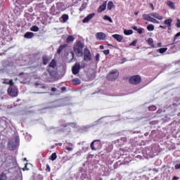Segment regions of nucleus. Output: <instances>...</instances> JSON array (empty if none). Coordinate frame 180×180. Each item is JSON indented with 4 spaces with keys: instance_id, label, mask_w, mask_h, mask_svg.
Segmentation results:
<instances>
[{
    "instance_id": "obj_51",
    "label": "nucleus",
    "mask_w": 180,
    "mask_h": 180,
    "mask_svg": "<svg viewBox=\"0 0 180 180\" xmlns=\"http://www.w3.org/2000/svg\"><path fill=\"white\" fill-rule=\"evenodd\" d=\"M51 92H56L57 91V89L56 87H53L51 89Z\"/></svg>"
},
{
    "instance_id": "obj_12",
    "label": "nucleus",
    "mask_w": 180,
    "mask_h": 180,
    "mask_svg": "<svg viewBox=\"0 0 180 180\" xmlns=\"http://www.w3.org/2000/svg\"><path fill=\"white\" fill-rule=\"evenodd\" d=\"M150 15L154 17L155 18H156L159 20H162V19L164 18L162 15H160L157 13H152L150 14Z\"/></svg>"
},
{
    "instance_id": "obj_7",
    "label": "nucleus",
    "mask_w": 180,
    "mask_h": 180,
    "mask_svg": "<svg viewBox=\"0 0 180 180\" xmlns=\"http://www.w3.org/2000/svg\"><path fill=\"white\" fill-rule=\"evenodd\" d=\"M96 40L105 41L107 39V35L103 32H98L95 35Z\"/></svg>"
},
{
    "instance_id": "obj_29",
    "label": "nucleus",
    "mask_w": 180,
    "mask_h": 180,
    "mask_svg": "<svg viewBox=\"0 0 180 180\" xmlns=\"http://www.w3.org/2000/svg\"><path fill=\"white\" fill-rule=\"evenodd\" d=\"M143 19L145 20H147V21H149V22H150V20L151 19V17L149 15H148V14H143Z\"/></svg>"
},
{
    "instance_id": "obj_28",
    "label": "nucleus",
    "mask_w": 180,
    "mask_h": 180,
    "mask_svg": "<svg viewBox=\"0 0 180 180\" xmlns=\"http://www.w3.org/2000/svg\"><path fill=\"white\" fill-rule=\"evenodd\" d=\"M124 33L125 35L129 36V35H131L133 34V31L131 30H125L124 31Z\"/></svg>"
},
{
    "instance_id": "obj_14",
    "label": "nucleus",
    "mask_w": 180,
    "mask_h": 180,
    "mask_svg": "<svg viewBox=\"0 0 180 180\" xmlns=\"http://www.w3.org/2000/svg\"><path fill=\"white\" fill-rule=\"evenodd\" d=\"M42 60H43V64L44 65H46L50 61V58L48 56H43Z\"/></svg>"
},
{
    "instance_id": "obj_2",
    "label": "nucleus",
    "mask_w": 180,
    "mask_h": 180,
    "mask_svg": "<svg viewBox=\"0 0 180 180\" xmlns=\"http://www.w3.org/2000/svg\"><path fill=\"white\" fill-rule=\"evenodd\" d=\"M141 81H142V79L141 76L139 75H133L130 77L129 79V83L131 85H134V86H137L140 84Z\"/></svg>"
},
{
    "instance_id": "obj_43",
    "label": "nucleus",
    "mask_w": 180,
    "mask_h": 180,
    "mask_svg": "<svg viewBox=\"0 0 180 180\" xmlns=\"http://www.w3.org/2000/svg\"><path fill=\"white\" fill-rule=\"evenodd\" d=\"M96 61H99L100 60V54L99 53H96Z\"/></svg>"
},
{
    "instance_id": "obj_34",
    "label": "nucleus",
    "mask_w": 180,
    "mask_h": 180,
    "mask_svg": "<svg viewBox=\"0 0 180 180\" xmlns=\"http://www.w3.org/2000/svg\"><path fill=\"white\" fill-rule=\"evenodd\" d=\"M103 20H108V21H110V22H113L112 20V18H110V17L108 16V15H104Z\"/></svg>"
},
{
    "instance_id": "obj_49",
    "label": "nucleus",
    "mask_w": 180,
    "mask_h": 180,
    "mask_svg": "<svg viewBox=\"0 0 180 180\" xmlns=\"http://www.w3.org/2000/svg\"><path fill=\"white\" fill-rule=\"evenodd\" d=\"M66 150H68V151H72L73 148H71V147L68 146V148H66Z\"/></svg>"
},
{
    "instance_id": "obj_62",
    "label": "nucleus",
    "mask_w": 180,
    "mask_h": 180,
    "mask_svg": "<svg viewBox=\"0 0 180 180\" xmlns=\"http://www.w3.org/2000/svg\"><path fill=\"white\" fill-rule=\"evenodd\" d=\"M108 46H112V44H108Z\"/></svg>"
},
{
    "instance_id": "obj_40",
    "label": "nucleus",
    "mask_w": 180,
    "mask_h": 180,
    "mask_svg": "<svg viewBox=\"0 0 180 180\" xmlns=\"http://www.w3.org/2000/svg\"><path fill=\"white\" fill-rule=\"evenodd\" d=\"M46 171L47 172H50V171H51V168H50L49 164H46Z\"/></svg>"
},
{
    "instance_id": "obj_24",
    "label": "nucleus",
    "mask_w": 180,
    "mask_h": 180,
    "mask_svg": "<svg viewBox=\"0 0 180 180\" xmlns=\"http://www.w3.org/2000/svg\"><path fill=\"white\" fill-rule=\"evenodd\" d=\"M147 42H148V45L151 46V48H153V49L155 48V45H154V44H153V39L149 38V39L147 40Z\"/></svg>"
},
{
    "instance_id": "obj_22",
    "label": "nucleus",
    "mask_w": 180,
    "mask_h": 180,
    "mask_svg": "<svg viewBox=\"0 0 180 180\" xmlns=\"http://www.w3.org/2000/svg\"><path fill=\"white\" fill-rule=\"evenodd\" d=\"M8 177L5 172L0 173V180H7Z\"/></svg>"
},
{
    "instance_id": "obj_6",
    "label": "nucleus",
    "mask_w": 180,
    "mask_h": 180,
    "mask_svg": "<svg viewBox=\"0 0 180 180\" xmlns=\"http://www.w3.org/2000/svg\"><path fill=\"white\" fill-rule=\"evenodd\" d=\"M8 93L10 96L15 98L18 95V89L15 87L10 86L8 89Z\"/></svg>"
},
{
    "instance_id": "obj_10",
    "label": "nucleus",
    "mask_w": 180,
    "mask_h": 180,
    "mask_svg": "<svg viewBox=\"0 0 180 180\" xmlns=\"http://www.w3.org/2000/svg\"><path fill=\"white\" fill-rule=\"evenodd\" d=\"M108 1H105L103 3L101 6H100L97 10L98 13H102L106 9V6H107Z\"/></svg>"
},
{
    "instance_id": "obj_32",
    "label": "nucleus",
    "mask_w": 180,
    "mask_h": 180,
    "mask_svg": "<svg viewBox=\"0 0 180 180\" xmlns=\"http://www.w3.org/2000/svg\"><path fill=\"white\" fill-rule=\"evenodd\" d=\"M30 30L32 31V32H37L39 30V28L37 26L34 25L33 27H32L30 28Z\"/></svg>"
},
{
    "instance_id": "obj_11",
    "label": "nucleus",
    "mask_w": 180,
    "mask_h": 180,
    "mask_svg": "<svg viewBox=\"0 0 180 180\" xmlns=\"http://www.w3.org/2000/svg\"><path fill=\"white\" fill-rule=\"evenodd\" d=\"M112 38L116 39L120 43L122 42V40L124 39V37L120 34H114V35H112Z\"/></svg>"
},
{
    "instance_id": "obj_45",
    "label": "nucleus",
    "mask_w": 180,
    "mask_h": 180,
    "mask_svg": "<svg viewBox=\"0 0 180 180\" xmlns=\"http://www.w3.org/2000/svg\"><path fill=\"white\" fill-rule=\"evenodd\" d=\"M136 32L141 34L143 33V30L141 28H138Z\"/></svg>"
},
{
    "instance_id": "obj_46",
    "label": "nucleus",
    "mask_w": 180,
    "mask_h": 180,
    "mask_svg": "<svg viewBox=\"0 0 180 180\" xmlns=\"http://www.w3.org/2000/svg\"><path fill=\"white\" fill-rule=\"evenodd\" d=\"M175 169H180V163L175 165Z\"/></svg>"
},
{
    "instance_id": "obj_64",
    "label": "nucleus",
    "mask_w": 180,
    "mask_h": 180,
    "mask_svg": "<svg viewBox=\"0 0 180 180\" xmlns=\"http://www.w3.org/2000/svg\"><path fill=\"white\" fill-rule=\"evenodd\" d=\"M17 141H18V139H15V142H17Z\"/></svg>"
},
{
    "instance_id": "obj_8",
    "label": "nucleus",
    "mask_w": 180,
    "mask_h": 180,
    "mask_svg": "<svg viewBox=\"0 0 180 180\" xmlns=\"http://www.w3.org/2000/svg\"><path fill=\"white\" fill-rule=\"evenodd\" d=\"M101 145V141L100 140H94L90 145V148L91 150H96L97 148Z\"/></svg>"
},
{
    "instance_id": "obj_26",
    "label": "nucleus",
    "mask_w": 180,
    "mask_h": 180,
    "mask_svg": "<svg viewBox=\"0 0 180 180\" xmlns=\"http://www.w3.org/2000/svg\"><path fill=\"white\" fill-rule=\"evenodd\" d=\"M114 7H115V5H114L113 2L108 1V4L107 5V8L110 11Z\"/></svg>"
},
{
    "instance_id": "obj_37",
    "label": "nucleus",
    "mask_w": 180,
    "mask_h": 180,
    "mask_svg": "<svg viewBox=\"0 0 180 180\" xmlns=\"http://www.w3.org/2000/svg\"><path fill=\"white\" fill-rule=\"evenodd\" d=\"M149 22H153V23H158V22H159L157 20H155V19L153 18H150V20Z\"/></svg>"
},
{
    "instance_id": "obj_15",
    "label": "nucleus",
    "mask_w": 180,
    "mask_h": 180,
    "mask_svg": "<svg viewBox=\"0 0 180 180\" xmlns=\"http://www.w3.org/2000/svg\"><path fill=\"white\" fill-rule=\"evenodd\" d=\"M68 45H66V44H64L63 45H60L58 48V49L57 50V53L58 54H60L61 52L64 50V49L67 48Z\"/></svg>"
},
{
    "instance_id": "obj_44",
    "label": "nucleus",
    "mask_w": 180,
    "mask_h": 180,
    "mask_svg": "<svg viewBox=\"0 0 180 180\" xmlns=\"http://www.w3.org/2000/svg\"><path fill=\"white\" fill-rule=\"evenodd\" d=\"M176 27L180 28V20L179 19L177 20V22L176 23Z\"/></svg>"
},
{
    "instance_id": "obj_27",
    "label": "nucleus",
    "mask_w": 180,
    "mask_h": 180,
    "mask_svg": "<svg viewBox=\"0 0 180 180\" xmlns=\"http://www.w3.org/2000/svg\"><path fill=\"white\" fill-rule=\"evenodd\" d=\"M63 22H66L69 20V15L68 14H64L61 16Z\"/></svg>"
},
{
    "instance_id": "obj_38",
    "label": "nucleus",
    "mask_w": 180,
    "mask_h": 180,
    "mask_svg": "<svg viewBox=\"0 0 180 180\" xmlns=\"http://www.w3.org/2000/svg\"><path fill=\"white\" fill-rule=\"evenodd\" d=\"M72 124H73V123H65V124H63L62 125V127L65 128V127H68V126H70V125H72Z\"/></svg>"
},
{
    "instance_id": "obj_5",
    "label": "nucleus",
    "mask_w": 180,
    "mask_h": 180,
    "mask_svg": "<svg viewBox=\"0 0 180 180\" xmlns=\"http://www.w3.org/2000/svg\"><path fill=\"white\" fill-rule=\"evenodd\" d=\"M82 69L81 65L79 62L75 63V64L72 68V72L74 75H77L79 73Z\"/></svg>"
},
{
    "instance_id": "obj_47",
    "label": "nucleus",
    "mask_w": 180,
    "mask_h": 180,
    "mask_svg": "<svg viewBox=\"0 0 180 180\" xmlns=\"http://www.w3.org/2000/svg\"><path fill=\"white\" fill-rule=\"evenodd\" d=\"M66 90H67L66 86H63V87L61 88V91H62V92H65V91H66Z\"/></svg>"
},
{
    "instance_id": "obj_20",
    "label": "nucleus",
    "mask_w": 180,
    "mask_h": 180,
    "mask_svg": "<svg viewBox=\"0 0 180 180\" xmlns=\"http://www.w3.org/2000/svg\"><path fill=\"white\" fill-rule=\"evenodd\" d=\"M167 5L172 9H175L176 6H175V4L174 2L172 1H169L167 2Z\"/></svg>"
},
{
    "instance_id": "obj_50",
    "label": "nucleus",
    "mask_w": 180,
    "mask_h": 180,
    "mask_svg": "<svg viewBox=\"0 0 180 180\" xmlns=\"http://www.w3.org/2000/svg\"><path fill=\"white\" fill-rule=\"evenodd\" d=\"M86 66V63H82L81 65H80V68H85Z\"/></svg>"
},
{
    "instance_id": "obj_30",
    "label": "nucleus",
    "mask_w": 180,
    "mask_h": 180,
    "mask_svg": "<svg viewBox=\"0 0 180 180\" xmlns=\"http://www.w3.org/2000/svg\"><path fill=\"white\" fill-rule=\"evenodd\" d=\"M52 161H54L57 159V153H52L51 156H50V158H49Z\"/></svg>"
},
{
    "instance_id": "obj_1",
    "label": "nucleus",
    "mask_w": 180,
    "mask_h": 180,
    "mask_svg": "<svg viewBox=\"0 0 180 180\" xmlns=\"http://www.w3.org/2000/svg\"><path fill=\"white\" fill-rule=\"evenodd\" d=\"M84 47L85 45L82 41H76L73 46V51L77 57H82L84 56L83 50Z\"/></svg>"
},
{
    "instance_id": "obj_59",
    "label": "nucleus",
    "mask_w": 180,
    "mask_h": 180,
    "mask_svg": "<svg viewBox=\"0 0 180 180\" xmlns=\"http://www.w3.org/2000/svg\"><path fill=\"white\" fill-rule=\"evenodd\" d=\"M160 28L165 29V26L160 25Z\"/></svg>"
},
{
    "instance_id": "obj_9",
    "label": "nucleus",
    "mask_w": 180,
    "mask_h": 180,
    "mask_svg": "<svg viewBox=\"0 0 180 180\" xmlns=\"http://www.w3.org/2000/svg\"><path fill=\"white\" fill-rule=\"evenodd\" d=\"M95 13L89 14L85 18L83 19L82 22H89L95 16Z\"/></svg>"
},
{
    "instance_id": "obj_57",
    "label": "nucleus",
    "mask_w": 180,
    "mask_h": 180,
    "mask_svg": "<svg viewBox=\"0 0 180 180\" xmlns=\"http://www.w3.org/2000/svg\"><path fill=\"white\" fill-rule=\"evenodd\" d=\"M158 47H161V46H162V44H161V42H159V43L158 44Z\"/></svg>"
},
{
    "instance_id": "obj_53",
    "label": "nucleus",
    "mask_w": 180,
    "mask_h": 180,
    "mask_svg": "<svg viewBox=\"0 0 180 180\" xmlns=\"http://www.w3.org/2000/svg\"><path fill=\"white\" fill-rule=\"evenodd\" d=\"M127 59L126 58H123L122 59V64L124 63L125 62H127Z\"/></svg>"
},
{
    "instance_id": "obj_23",
    "label": "nucleus",
    "mask_w": 180,
    "mask_h": 180,
    "mask_svg": "<svg viewBox=\"0 0 180 180\" xmlns=\"http://www.w3.org/2000/svg\"><path fill=\"white\" fill-rule=\"evenodd\" d=\"M180 37V32L177 33L174 37V41H173V44H177L178 42H179V41H176L178 40L179 37Z\"/></svg>"
},
{
    "instance_id": "obj_55",
    "label": "nucleus",
    "mask_w": 180,
    "mask_h": 180,
    "mask_svg": "<svg viewBox=\"0 0 180 180\" xmlns=\"http://www.w3.org/2000/svg\"><path fill=\"white\" fill-rule=\"evenodd\" d=\"M99 49H100L101 50L104 49V46H103V45H100Z\"/></svg>"
},
{
    "instance_id": "obj_48",
    "label": "nucleus",
    "mask_w": 180,
    "mask_h": 180,
    "mask_svg": "<svg viewBox=\"0 0 180 180\" xmlns=\"http://www.w3.org/2000/svg\"><path fill=\"white\" fill-rule=\"evenodd\" d=\"M9 147L11 148L13 150H14L16 148V146H12L11 143H9Z\"/></svg>"
},
{
    "instance_id": "obj_18",
    "label": "nucleus",
    "mask_w": 180,
    "mask_h": 180,
    "mask_svg": "<svg viewBox=\"0 0 180 180\" xmlns=\"http://www.w3.org/2000/svg\"><path fill=\"white\" fill-rule=\"evenodd\" d=\"M34 36V33L28 32L25 33V34L24 35V37L30 39L33 38Z\"/></svg>"
},
{
    "instance_id": "obj_56",
    "label": "nucleus",
    "mask_w": 180,
    "mask_h": 180,
    "mask_svg": "<svg viewBox=\"0 0 180 180\" xmlns=\"http://www.w3.org/2000/svg\"><path fill=\"white\" fill-rule=\"evenodd\" d=\"M150 6L151 7L152 10H154V6L153 4H150Z\"/></svg>"
},
{
    "instance_id": "obj_16",
    "label": "nucleus",
    "mask_w": 180,
    "mask_h": 180,
    "mask_svg": "<svg viewBox=\"0 0 180 180\" xmlns=\"http://www.w3.org/2000/svg\"><path fill=\"white\" fill-rule=\"evenodd\" d=\"M172 22H173V20L171 19V18H169V19L165 20L164 21V24H165V25H167V27H168V26H169V27L172 26Z\"/></svg>"
},
{
    "instance_id": "obj_31",
    "label": "nucleus",
    "mask_w": 180,
    "mask_h": 180,
    "mask_svg": "<svg viewBox=\"0 0 180 180\" xmlns=\"http://www.w3.org/2000/svg\"><path fill=\"white\" fill-rule=\"evenodd\" d=\"M3 84L10 85L11 87L13 86H14L13 80V79H10V81L8 82H3Z\"/></svg>"
},
{
    "instance_id": "obj_33",
    "label": "nucleus",
    "mask_w": 180,
    "mask_h": 180,
    "mask_svg": "<svg viewBox=\"0 0 180 180\" xmlns=\"http://www.w3.org/2000/svg\"><path fill=\"white\" fill-rule=\"evenodd\" d=\"M147 30L148 31H153L154 30V25H148L147 27Z\"/></svg>"
},
{
    "instance_id": "obj_25",
    "label": "nucleus",
    "mask_w": 180,
    "mask_h": 180,
    "mask_svg": "<svg viewBox=\"0 0 180 180\" xmlns=\"http://www.w3.org/2000/svg\"><path fill=\"white\" fill-rule=\"evenodd\" d=\"M75 37L73 36H69L68 37L67 39H66V43L69 44L70 42H72L75 41Z\"/></svg>"
},
{
    "instance_id": "obj_36",
    "label": "nucleus",
    "mask_w": 180,
    "mask_h": 180,
    "mask_svg": "<svg viewBox=\"0 0 180 180\" xmlns=\"http://www.w3.org/2000/svg\"><path fill=\"white\" fill-rule=\"evenodd\" d=\"M104 55L108 56L110 54V49H105L103 51Z\"/></svg>"
},
{
    "instance_id": "obj_35",
    "label": "nucleus",
    "mask_w": 180,
    "mask_h": 180,
    "mask_svg": "<svg viewBox=\"0 0 180 180\" xmlns=\"http://www.w3.org/2000/svg\"><path fill=\"white\" fill-rule=\"evenodd\" d=\"M156 109H157V108H156V106H155V105H151V106H150V107L148 108V110H149L150 111H155V110H156Z\"/></svg>"
},
{
    "instance_id": "obj_3",
    "label": "nucleus",
    "mask_w": 180,
    "mask_h": 180,
    "mask_svg": "<svg viewBox=\"0 0 180 180\" xmlns=\"http://www.w3.org/2000/svg\"><path fill=\"white\" fill-rule=\"evenodd\" d=\"M119 75H120V72L117 70H112L110 71V73H108V75H107V79L108 81L113 82L117 79V78L119 77Z\"/></svg>"
},
{
    "instance_id": "obj_17",
    "label": "nucleus",
    "mask_w": 180,
    "mask_h": 180,
    "mask_svg": "<svg viewBox=\"0 0 180 180\" xmlns=\"http://www.w3.org/2000/svg\"><path fill=\"white\" fill-rule=\"evenodd\" d=\"M72 83L74 85L77 86V85H80L82 84V82L79 78H75L72 80Z\"/></svg>"
},
{
    "instance_id": "obj_4",
    "label": "nucleus",
    "mask_w": 180,
    "mask_h": 180,
    "mask_svg": "<svg viewBox=\"0 0 180 180\" xmlns=\"http://www.w3.org/2000/svg\"><path fill=\"white\" fill-rule=\"evenodd\" d=\"M92 58V56L89 49L85 48L84 49V60L86 62H89Z\"/></svg>"
},
{
    "instance_id": "obj_63",
    "label": "nucleus",
    "mask_w": 180,
    "mask_h": 180,
    "mask_svg": "<svg viewBox=\"0 0 180 180\" xmlns=\"http://www.w3.org/2000/svg\"><path fill=\"white\" fill-rule=\"evenodd\" d=\"M8 83V82H7V81H3V83Z\"/></svg>"
},
{
    "instance_id": "obj_61",
    "label": "nucleus",
    "mask_w": 180,
    "mask_h": 180,
    "mask_svg": "<svg viewBox=\"0 0 180 180\" xmlns=\"http://www.w3.org/2000/svg\"><path fill=\"white\" fill-rule=\"evenodd\" d=\"M135 15H138L139 11L134 13Z\"/></svg>"
},
{
    "instance_id": "obj_58",
    "label": "nucleus",
    "mask_w": 180,
    "mask_h": 180,
    "mask_svg": "<svg viewBox=\"0 0 180 180\" xmlns=\"http://www.w3.org/2000/svg\"><path fill=\"white\" fill-rule=\"evenodd\" d=\"M172 25L167 26V27H168V30H172Z\"/></svg>"
},
{
    "instance_id": "obj_54",
    "label": "nucleus",
    "mask_w": 180,
    "mask_h": 180,
    "mask_svg": "<svg viewBox=\"0 0 180 180\" xmlns=\"http://www.w3.org/2000/svg\"><path fill=\"white\" fill-rule=\"evenodd\" d=\"M132 29H133L134 30H135V31H137L139 28L135 26V27H132Z\"/></svg>"
},
{
    "instance_id": "obj_60",
    "label": "nucleus",
    "mask_w": 180,
    "mask_h": 180,
    "mask_svg": "<svg viewBox=\"0 0 180 180\" xmlns=\"http://www.w3.org/2000/svg\"><path fill=\"white\" fill-rule=\"evenodd\" d=\"M92 77H93V79H95L96 75L95 74H92Z\"/></svg>"
},
{
    "instance_id": "obj_13",
    "label": "nucleus",
    "mask_w": 180,
    "mask_h": 180,
    "mask_svg": "<svg viewBox=\"0 0 180 180\" xmlns=\"http://www.w3.org/2000/svg\"><path fill=\"white\" fill-rule=\"evenodd\" d=\"M56 66H57V62L56 61V59H52V60L49 65V68L52 69H56Z\"/></svg>"
},
{
    "instance_id": "obj_41",
    "label": "nucleus",
    "mask_w": 180,
    "mask_h": 180,
    "mask_svg": "<svg viewBox=\"0 0 180 180\" xmlns=\"http://www.w3.org/2000/svg\"><path fill=\"white\" fill-rule=\"evenodd\" d=\"M137 44V39H134L131 44H130V46H136V44Z\"/></svg>"
},
{
    "instance_id": "obj_42",
    "label": "nucleus",
    "mask_w": 180,
    "mask_h": 180,
    "mask_svg": "<svg viewBox=\"0 0 180 180\" xmlns=\"http://www.w3.org/2000/svg\"><path fill=\"white\" fill-rule=\"evenodd\" d=\"M27 165H28V163L27 162V163L25 164V167L22 168V170H23V171H28V170H29V168H27Z\"/></svg>"
},
{
    "instance_id": "obj_52",
    "label": "nucleus",
    "mask_w": 180,
    "mask_h": 180,
    "mask_svg": "<svg viewBox=\"0 0 180 180\" xmlns=\"http://www.w3.org/2000/svg\"><path fill=\"white\" fill-rule=\"evenodd\" d=\"M179 177L176 176H174L172 180H179Z\"/></svg>"
},
{
    "instance_id": "obj_19",
    "label": "nucleus",
    "mask_w": 180,
    "mask_h": 180,
    "mask_svg": "<svg viewBox=\"0 0 180 180\" xmlns=\"http://www.w3.org/2000/svg\"><path fill=\"white\" fill-rule=\"evenodd\" d=\"M47 70H48V72H49V75H50L51 77H54V76H56V72L54 71V68H49L47 69Z\"/></svg>"
},
{
    "instance_id": "obj_21",
    "label": "nucleus",
    "mask_w": 180,
    "mask_h": 180,
    "mask_svg": "<svg viewBox=\"0 0 180 180\" xmlns=\"http://www.w3.org/2000/svg\"><path fill=\"white\" fill-rule=\"evenodd\" d=\"M167 51H168V48H160L159 49H157V52L161 54L167 52Z\"/></svg>"
},
{
    "instance_id": "obj_39",
    "label": "nucleus",
    "mask_w": 180,
    "mask_h": 180,
    "mask_svg": "<svg viewBox=\"0 0 180 180\" xmlns=\"http://www.w3.org/2000/svg\"><path fill=\"white\" fill-rule=\"evenodd\" d=\"M70 55H71V61H72L75 58V52L73 51H70Z\"/></svg>"
}]
</instances>
